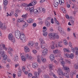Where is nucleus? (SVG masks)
I'll list each match as a JSON object with an SVG mask.
<instances>
[{
	"instance_id": "obj_1",
	"label": "nucleus",
	"mask_w": 78,
	"mask_h": 78,
	"mask_svg": "<svg viewBox=\"0 0 78 78\" xmlns=\"http://www.w3.org/2000/svg\"><path fill=\"white\" fill-rule=\"evenodd\" d=\"M49 38L51 40H54L56 39H59V35L55 33H50L49 34Z\"/></svg>"
},
{
	"instance_id": "obj_2",
	"label": "nucleus",
	"mask_w": 78,
	"mask_h": 78,
	"mask_svg": "<svg viewBox=\"0 0 78 78\" xmlns=\"http://www.w3.org/2000/svg\"><path fill=\"white\" fill-rule=\"evenodd\" d=\"M60 0H55L54 2V4H53V5L55 8H57V6L59 4L61 5L62 3H64V0H60Z\"/></svg>"
},
{
	"instance_id": "obj_3",
	"label": "nucleus",
	"mask_w": 78,
	"mask_h": 78,
	"mask_svg": "<svg viewBox=\"0 0 78 78\" xmlns=\"http://www.w3.org/2000/svg\"><path fill=\"white\" fill-rule=\"evenodd\" d=\"M22 17L23 18H19L18 20L17 21L18 22H24V19H25L27 18V14H23L22 15Z\"/></svg>"
},
{
	"instance_id": "obj_4",
	"label": "nucleus",
	"mask_w": 78,
	"mask_h": 78,
	"mask_svg": "<svg viewBox=\"0 0 78 78\" xmlns=\"http://www.w3.org/2000/svg\"><path fill=\"white\" fill-rule=\"evenodd\" d=\"M20 39L22 41V42L23 43H25L26 42V38L23 33H21V34L20 37Z\"/></svg>"
},
{
	"instance_id": "obj_5",
	"label": "nucleus",
	"mask_w": 78,
	"mask_h": 78,
	"mask_svg": "<svg viewBox=\"0 0 78 78\" xmlns=\"http://www.w3.org/2000/svg\"><path fill=\"white\" fill-rule=\"evenodd\" d=\"M37 70L38 72L34 71V75L37 78H39V73L42 72V69H41L38 68Z\"/></svg>"
},
{
	"instance_id": "obj_6",
	"label": "nucleus",
	"mask_w": 78,
	"mask_h": 78,
	"mask_svg": "<svg viewBox=\"0 0 78 78\" xmlns=\"http://www.w3.org/2000/svg\"><path fill=\"white\" fill-rule=\"evenodd\" d=\"M21 34V33L19 30H16L15 32V36L18 39H20V36Z\"/></svg>"
},
{
	"instance_id": "obj_7",
	"label": "nucleus",
	"mask_w": 78,
	"mask_h": 78,
	"mask_svg": "<svg viewBox=\"0 0 78 78\" xmlns=\"http://www.w3.org/2000/svg\"><path fill=\"white\" fill-rule=\"evenodd\" d=\"M36 3H37V2H36V1H33L31 2L30 3L28 4V6H33L35 5Z\"/></svg>"
},
{
	"instance_id": "obj_8",
	"label": "nucleus",
	"mask_w": 78,
	"mask_h": 78,
	"mask_svg": "<svg viewBox=\"0 0 78 78\" xmlns=\"http://www.w3.org/2000/svg\"><path fill=\"white\" fill-rule=\"evenodd\" d=\"M61 69L60 68H58L57 70V73L59 75H62L63 73Z\"/></svg>"
},
{
	"instance_id": "obj_9",
	"label": "nucleus",
	"mask_w": 78,
	"mask_h": 78,
	"mask_svg": "<svg viewBox=\"0 0 78 78\" xmlns=\"http://www.w3.org/2000/svg\"><path fill=\"white\" fill-rule=\"evenodd\" d=\"M2 57H3V59L4 60H6L7 59L8 56L6 55H5V52L4 51H3V54H2Z\"/></svg>"
},
{
	"instance_id": "obj_10",
	"label": "nucleus",
	"mask_w": 78,
	"mask_h": 78,
	"mask_svg": "<svg viewBox=\"0 0 78 78\" xmlns=\"http://www.w3.org/2000/svg\"><path fill=\"white\" fill-rule=\"evenodd\" d=\"M8 50L9 51H8V53H9V54H10V55L11 56H12V54L11 52L13 51V49L11 48H8Z\"/></svg>"
},
{
	"instance_id": "obj_11",
	"label": "nucleus",
	"mask_w": 78,
	"mask_h": 78,
	"mask_svg": "<svg viewBox=\"0 0 78 78\" xmlns=\"http://www.w3.org/2000/svg\"><path fill=\"white\" fill-rule=\"evenodd\" d=\"M51 61H53L55 59V56L53 54H51L49 57Z\"/></svg>"
},
{
	"instance_id": "obj_12",
	"label": "nucleus",
	"mask_w": 78,
	"mask_h": 78,
	"mask_svg": "<svg viewBox=\"0 0 78 78\" xmlns=\"http://www.w3.org/2000/svg\"><path fill=\"white\" fill-rule=\"evenodd\" d=\"M38 66V65H37V63H34L32 64V67L34 69L37 68Z\"/></svg>"
},
{
	"instance_id": "obj_13",
	"label": "nucleus",
	"mask_w": 78,
	"mask_h": 78,
	"mask_svg": "<svg viewBox=\"0 0 78 78\" xmlns=\"http://www.w3.org/2000/svg\"><path fill=\"white\" fill-rule=\"evenodd\" d=\"M24 50L25 53H27L30 51V49H29L28 47H27V46L25 47Z\"/></svg>"
},
{
	"instance_id": "obj_14",
	"label": "nucleus",
	"mask_w": 78,
	"mask_h": 78,
	"mask_svg": "<svg viewBox=\"0 0 78 78\" xmlns=\"http://www.w3.org/2000/svg\"><path fill=\"white\" fill-rule=\"evenodd\" d=\"M42 53L43 55H45L48 53V50L47 49H45L43 51Z\"/></svg>"
},
{
	"instance_id": "obj_15",
	"label": "nucleus",
	"mask_w": 78,
	"mask_h": 78,
	"mask_svg": "<svg viewBox=\"0 0 78 78\" xmlns=\"http://www.w3.org/2000/svg\"><path fill=\"white\" fill-rule=\"evenodd\" d=\"M22 54H20V56L21 57V58L22 61H26V59H27L26 58V57H25L24 56H22Z\"/></svg>"
},
{
	"instance_id": "obj_16",
	"label": "nucleus",
	"mask_w": 78,
	"mask_h": 78,
	"mask_svg": "<svg viewBox=\"0 0 78 78\" xmlns=\"http://www.w3.org/2000/svg\"><path fill=\"white\" fill-rule=\"evenodd\" d=\"M62 75H64V76L67 77V78H69V73H63Z\"/></svg>"
},
{
	"instance_id": "obj_17",
	"label": "nucleus",
	"mask_w": 78,
	"mask_h": 78,
	"mask_svg": "<svg viewBox=\"0 0 78 78\" xmlns=\"http://www.w3.org/2000/svg\"><path fill=\"white\" fill-rule=\"evenodd\" d=\"M34 22V20L30 18L27 20V22L28 23H33Z\"/></svg>"
},
{
	"instance_id": "obj_18",
	"label": "nucleus",
	"mask_w": 78,
	"mask_h": 78,
	"mask_svg": "<svg viewBox=\"0 0 78 78\" xmlns=\"http://www.w3.org/2000/svg\"><path fill=\"white\" fill-rule=\"evenodd\" d=\"M20 12V10H17L15 11V17H18V14Z\"/></svg>"
},
{
	"instance_id": "obj_19",
	"label": "nucleus",
	"mask_w": 78,
	"mask_h": 78,
	"mask_svg": "<svg viewBox=\"0 0 78 78\" xmlns=\"http://www.w3.org/2000/svg\"><path fill=\"white\" fill-rule=\"evenodd\" d=\"M29 11H30V12L31 14H33V11H34V8L33 7H31V8H29Z\"/></svg>"
},
{
	"instance_id": "obj_20",
	"label": "nucleus",
	"mask_w": 78,
	"mask_h": 78,
	"mask_svg": "<svg viewBox=\"0 0 78 78\" xmlns=\"http://www.w3.org/2000/svg\"><path fill=\"white\" fill-rule=\"evenodd\" d=\"M13 59H14V61H17L18 59H19V57H18V55H15L14 56L13 58Z\"/></svg>"
},
{
	"instance_id": "obj_21",
	"label": "nucleus",
	"mask_w": 78,
	"mask_h": 78,
	"mask_svg": "<svg viewBox=\"0 0 78 78\" xmlns=\"http://www.w3.org/2000/svg\"><path fill=\"white\" fill-rule=\"evenodd\" d=\"M28 45L30 47H33V45H34V42L33 41H30L28 43Z\"/></svg>"
},
{
	"instance_id": "obj_22",
	"label": "nucleus",
	"mask_w": 78,
	"mask_h": 78,
	"mask_svg": "<svg viewBox=\"0 0 78 78\" xmlns=\"http://www.w3.org/2000/svg\"><path fill=\"white\" fill-rule=\"evenodd\" d=\"M1 28L3 30H6V29L7 28V27H6V26L3 24L2 26V27Z\"/></svg>"
},
{
	"instance_id": "obj_23",
	"label": "nucleus",
	"mask_w": 78,
	"mask_h": 78,
	"mask_svg": "<svg viewBox=\"0 0 78 78\" xmlns=\"http://www.w3.org/2000/svg\"><path fill=\"white\" fill-rule=\"evenodd\" d=\"M9 40H12V39L13 38V35L11 34H10L9 35Z\"/></svg>"
},
{
	"instance_id": "obj_24",
	"label": "nucleus",
	"mask_w": 78,
	"mask_h": 78,
	"mask_svg": "<svg viewBox=\"0 0 78 78\" xmlns=\"http://www.w3.org/2000/svg\"><path fill=\"white\" fill-rule=\"evenodd\" d=\"M64 69L66 70V72H70V69L68 67L66 66L64 67Z\"/></svg>"
},
{
	"instance_id": "obj_25",
	"label": "nucleus",
	"mask_w": 78,
	"mask_h": 78,
	"mask_svg": "<svg viewBox=\"0 0 78 78\" xmlns=\"http://www.w3.org/2000/svg\"><path fill=\"white\" fill-rule=\"evenodd\" d=\"M41 57L39 55L37 57V61L39 63H41Z\"/></svg>"
},
{
	"instance_id": "obj_26",
	"label": "nucleus",
	"mask_w": 78,
	"mask_h": 78,
	"mask_svg": "<svg viewBox=\"0 0 78 78\" xmlns=\"http://www.w3.org/2000/svg\"><path fill=\"white\" fill-rule=\"evenodd\" d=\"M63 29H62L61 27H58V30L60 31V32H61V34H62V35H63V34L62 33V31Z\"/></svg>"
},
{
	"instance_id": "obj_27",
	"label": "nucleus",
	"mask_w": 78,
	"mask_h": 78,
	"mask_svg": "<svg viewBox=\"0 0 78 78\" xmlns=\"http://www.w3.org/2000/svg\"><path fill=\"white\" fill-rule=\"evenodd\" d=\"M4 5L6 6L8 5V2L7 0H3Z\"/></svg>"
},
{
	"instance_id": "obj_28",
	"label": "nucleus",
	"mask_w": 78,
	"mask_h": 78,
	"mask_svg": "<svg viewBox=\"0 0 78 78\" xmlns=\"http://www.w3.org/2000/svg\"><path fill=\"white\" fill-rule=\"evenodd\" d=\"M40 47L42 48V49H45V45L40 44Z\"/></svg>"
},
{
	"instance_id": "obj_29",
	"label": "nucleus",
	"mask_w": 78,
	"mask_h": 78,
	"mask_svg": "<svg viewBox=\"0 0 78 78\" xmlns=\"http://www.w3.org/2000/svg\"><path fill=\"white\" fill-rule=\"evenodd\" d=\"M54 53L56 54V53H61V51L59 50L58 49H57L53 51Z\"/></svg>"
},
{
	"instance_id": "obj_30",
	"label": "nucleus",
	"mask_w": 78,
	"mask_h": 78,
	"mask_svg": "<svg viewBox=\"0 0 78 78\" xmlns=\"http://www.w3.org/2000/svg\"><path fill=\"white\" fill-rule=\"evenodd\" d=\"M41 59L42 61L43 62H45L47 61V60H46V59L45 58H43L42 57H41Z\"/></svg>"
},
{
	"instance_id": "obj_31",
	"label": "nucleus",
	"mask_w": 78,
	"mask_h": 78,
	"mask_svg": "<svg viewBox=\"0 0 78 78\" xmlns=\"http://www.w3.org/2000/svg\"><path fill=\"white\" fill-rule=\"evenodd\" d=\"M45 24H46V25L47 27H50V23H49V22H48V21H46Z\"/></svg>"
},
{
	"instance_id": "obj_32",
	"label": "nucleus",
	"mask_w": 78,
	"mask_h": 78,
	"mask_svg": "<svg viewBox=\"0 0 78 78\" xmlns=\"http://www.w3.org/2000/svg\"><path fill=\"white\" fill-rule=\"evenodd\" d=\"M29 6H29L28 4L27 6H26L25 8V10L26 11H29L30 10V7Z\"/></svg>"
},
{
	"instance_id": "obj_33",
	"label": "nucleus",
	"mask_w": 78,
	"mask_h": 78,
	"mask_svg": "<svg viewBox=\"0 0 78 78\" xmlns=\"http://www.w3.org/2000/svg\"><path fill=\"white\" fill-rule=\"evenodd\" d=\"M69 58L71 59H73V58H74V55L73 54H71L69 55Z\"/></svg>"
},
{
	"instance_id": "obj_34",
	"label": "nucleus",
	"mask_w": 78,
	"mask_h": 78,
	"mask_svg": "<svg viewBox=\"0 0 78 78\" xmlns=\"http://www.w3.org/2000/svg\"><path fill=\"white\" fill-rule=\"evenodd\" d=\"M60 9L64 13H66V9H65L64 8L61 7L60 8Z\"/></svg>"
},
{
	"instance_id": "obj_35",
	"label": "nucleus",
	"mask_w": 78,
	"mask_h": 78,
	"mask_svg": "<svg viewBox=\"0 0 78 78\" xmlns=\"http://www.w3.org/2000/svg\"><path fill=\"white\" fill-rule=\"evenodd\" d=\"M33 12L34 13V14H37L38 13H39V12L38 11V10L36 9H35L34 10Z\"/></svg>"
},
{
	"instance_id": "obj_36",
	"label": "nucleus",
	"mask_w": 78,
	"mask_h": 78,
	"mask_svg": "<svg viewBox=\"0 0 78 78\" xmlns=\"http://www.w3.org/2000/svg\"><path fill=\"white\" fill-rule=\"evenodd\" d=\"M63 51L64 52H69L70 51V50L69 49L66 48H64L63 49Z\"/></svg>"
},
{
	"instance_id": "obj_37",
	"label": "nucleus",
	"mask_w": 78,
	"mask_h": 78,
	"mask_svg": "<svg viewBox=\"0 0 78 78\" xmlns=\"http://www.w3.org/2000/svg\"><path fill=\"white\" fill-rule=\"evenodd\" d=\"M39 41L40 42H41V44H44L45 43L44 41V40H43L42 38H40L39 39Z\"/></svg>"
},
{
	"instance_id": "obj_38",
	"label": "nucleus",
	"mask_w": 78,
	"mask_h": 78,
	"mask_svg": "<svg viewBox=\"0 0 78 78\" xmlns=\"http://www.w3.org/2000/svg\"><path fill=\"white\" fill-rule=\"evenodd\" d=\"M48 67L49 68V69L51 70L53 68V65L52 64H50L48 66Z\"/></svg>"
},
{
	"instance_id": "obj_39",
	"label": "nucleus",
	"mask_w": 78,
	"mask_h": 78,
	"mask_svg": "<svg viewBox=\"0 0 78 78\" xmlns=\"http://www.w3.org/2000/svg\"><path fill=\"white\" fill-rule=\"evenodd\" d=\"M2 46L3 49H4V50H5V51H7V48L5 47V45L4 44H2Z\"/></svg>"
},
{
	"instance_id": "obj_40",
	"label": "nucleus",
	"mask_w": 78,
	"mask_h": 78,
	"mask_svg": "<svg viewBox=\"0 0 78 78\" xmlns=\"http://www.w3.org/2000/svg\"><path fill=\"white\" fill-rule=\"evenodd\" d=\"M2 54H3V50L0 51V59H1V56H2Z\"/></svg>"
},
{
	"instance_id": "obj_41",
	"label": "nucleus",
	"mask_w": 78,
	"mask_h": 78,
	"mask_svg": "<svg viewBox=\"0 0 78 78\" xmlns=\"http://www.w3.org/2000/svg\"><path fill=\"white\" fill-rule=\"evenodd\" d=\"M63 42L64 43V44H65V45H68V43H67V40H63Z\"/></svg>"
},
{
	"instance_id": "obj_42",
	"label": "nucleus",
	"mask_w": 78,
	"mask_h": 78,
	"mask_svg": "<svg viewBox=\"0 0 78 78\" xmlns=\"http://www.w3.org/2000/svg\"><path fill=\"white\" fill-rule=\"evenodd\" d=\"M28 25L27 23L24 22V23L23 24V27H27Z\"/></svg>"
},
{
	"instance_id": "obj_43",
	"label": "nucleus",
	"mask_w": 78,
	"mask_h": 78,
	"mask_svg": "<svg viewBox=\"0 0 78 78\" xmlns=\"http://www.w3.org/2000/svg\"><path fill=\"white\" fill-rule=\"evenodd\" d=\"M66 61L67 62H68L69 64H71V61L69 59H66Z\"/></svg>"
},
{
	"instance_id": "obj_44",
	"label": "nucleus",
	"mask_w": 78,
	"mask_h": 78,
	"mask_svg": "<svg viewBox=\"0 0 78 78\" xmlns=\"http://www.w3.org/2000/svg\"><path fill=\"white\" fill-rule=\"evenodd\" d=\"M25 55L26 58H27V59H28V58H29L30 55H28V54H26Z\"/></svg>"
},
{
	"instance_id": "obj_45",
	"label": "nucleus",
	"mask_w": 78,
	"mask_h": 78,
	"mask_svg": "<svg viewBox=\"0 0 78 78\" xmlns=\"http://www.w3.org/2000/svg\"><path fill=\"white\" fill-rule=\"evenodd\" d=\"M70 73L73 75H75L76 73V71H73L71 72Z\"/></svg>"
},
{
	"instance_id": "obj_46",
	"label": "nucleus",
	"mask_w": 78,
	"mask_h": 78,
	"mask_svg": "<svg viewBox=\"0 0 78 78\" xmlns=\"http://www.w3.org/2000/svg\"><path fill=\"white\" fill-rule=\"evenodd\" d=\"M26 69V68L25 67V66H23L22 67V70L23 72H25Z\"/></svg>"
},
{
	"instance_id": "obj_47",
	"label": "nucleus",
	"mask_w": 78,
	"mask_h": 78,
	"mask_svg": "<svg viewBox=\"0 0 78 78\" xmlns=\"http://www.w3.org/2000/svg\"><path fill=\"white\" fill-rule=\"evenodd\" d=\"M43 30H43V32H45V31H47V29L45 27H43Z\"/></svg>"
},
{
	"instance_id": "obj_48",
	"label": "nucleus",
	"mask_w": 78,
	"mask_h": 78,
	"mask_svg": "<svg viewBox=\"0 0 78 78\" xmlns=\"http://www.w3.org/2000/svg\"><path fill=\"white\" fill-rule=\"evenodd\" d=\"M33 76V74L31 73H29L28 74V77L30 78V77H31Z\"/></svg>"
},
{
	"instance_id": "obj_49",
	"label": "nucleus",
	"mask_w": 78,
	"mask_h": 78,
	"mask_svg": "<svg viewBox=\"0 0 78 78\" xmlns=\"http://www.w3.org/2000/svg\"><path fill=\"white\" fill-rule=\"evenodd\" d=\"M22 71H21L19 72L18 73V76L19 77H20V76H21V72Z\"/></svg>"
},
{
	"instance_id": "obj_50",
	"label": "nucleus",
	"mask_w": 78,
	"mask_h": 78,
	"mask_svg": "<svg viewBox=\"0 0 78 78\" xmlns=\"http://www.w3.org/2000/svg\"><path fill=\"white\" fill-rule=\"evenodd\" d=\"M61 65L63 67H64V65L65 64V62L63 61H62L61 62Z\"/></svg>"
},
{
	"instance_id": "obj_51",
	"label": "nucleus",
	"mask_w": 78,
	"mask_h": 78,
	"mask_svg": "<svg viewBox=\"0 0 78 78\" xmlns=\"http://www.w3.org/2000/svg\"><path fill=\"white\" fill-rule=\"evenodd\" d=\"M32 51L33 53H34V54H36V53H37V51L35 50H33Z\"/></svg>"
},
{
	"instance_id": "obj_52",
	"label": "nucleus",
	"mask_w": 78,
	"mask_h": 78,
	"mask_svg": "<svg viewBox=\"0 0 78 78\" xmlns=\"http://www.w3.org/2000/svg\"><path fill=\"white\" fill-rule=\"evenodd\" d=\"M33 57H32L30 55L29 57V58H28V59L33 60Z\"/></svg>"
},
{
	"instance_id": "obj_53",
	"label": "nucleus",
	"mask_w": 78,
	"mask_h": 78,
	"mask_svg": "<svg viewBox=\"0 0 78 78\" xmlns=\"http://www.w3.org/2000/svg\"><path fill=\"white\" fill-rule=\"evenodd\" d=\"M44 78H50V77L48 75H44Z\"/></svg>"
},
{
	"instance_id": "obj_54",
	"label": "nucleus",
	"mask_w": 78,
	"mask_h": 78,
	"mask_svg": "<svg viewBox=\"0 0 78 78\" xmlns=\"http://www.w3.org/2000/svg\"><path fill=\"white\" fill-rule=\"evenodd\" d=\"M69 45L71 48H72V44L70 42H69Z\"/></svg>"
},
{
	"instance_id": "obj_55",
	"label": "nucleus",
	"mask_w": 78,
	"mask_h": 78,
	"mask_svg": "<svg viewBox=\"0 0 78 78\" xmlns=\"http://www.w3.org/2000/svg\"><path fill=\"white\" fill-rule=\"evenodd\" d=\"M22 6H25V7L27 6V4L25 3H23L22 4Z\"/></svg>"
},
{
	"instance_id": "obj_56",
	"label": "nucleus",
	"mask_w": 78,
	"mask_h": 78,
	"mask_svg": "<svg viewBox=\"0 0 78 78\" xmlns=\"http://www.w3.org/2000/svg\"><path fill=\"white\" fill-rule=\"evenodd\" d=\"M72 51H73V53H75V52H76V51L75 50V48H72Z\"/></svg>"
},
{
	"instance_id": "obj_57",
	"label": "nucleus",
	"mask_w": 78,
	"mask_h": 78,
	"mask_svg": "<svg viewBox=\"0 0 78 78\" xmlns=\"http://www.w3.org/2000/svg\"><path fill=\"white\" fill-rule=\"evenodd\" d=\"M45 1V0H41L40 2V3H44V2Z\"/></svg>"
},
{
	"instance_id": "obj_58",
	"label": "nucleus",
	"mask_w": 78,
	"mask_h": 78,
	"mask_svg": "<svg viewBox=\"0 0 78 78\" xmlns=\"http://www.w3.org/2000/svg\"><path fill=\"white\" fill-rule=\"evenodd\" d=\"M43 35L44 36H46L47 35V32H45L44 33Z\"/></svg>"
},
{
	"instance_id": "obj_59",
	"label": "nucleus",
	"mask_w": 78,
	"mask_h": 78,
	"mask_svg": "<svg viewBox=\"0 0 78 78\" xmlns=\"http://www.w3.org/2000/svg\"><path fill=\"white\" fill-rule=\"evenodd\" d=\"M54 44H55V43L53 41L51 42L50 44V46H51V45H54Z\"/></svg>"
},
{
	"instance_id": "obj_60",
	"label": "nucleus",
	"mask_w": 78,
	"mask_h": 78,
	"mask_svg": "<svg viewBox=\"0 0 78 78\" xmlns=\"http://www.w3.org/2000/svg\"><path fill=\"white\" fill-rule=\"evenodd\" d=\"M10 40L12 41V42H13V43L15 42V39L14 38H12V40Z\"/></svg>"
},
{
	"instance_id": "obj_61",
	"label": "nucleus",
	"mask_w": 78,
	"mask_h": 78,
	"mask_svg": "<svg viewBox=\"0 0 78 78\" xmlns=\"http://www.w3.org/2000/svg\"><path fill=\"white\" fill-rule=\"evenodd\" d=\"M42 9V7L41 8H38V12H39L40 11H41V10Z\"/></svg>"
},
{
	"instance_id": "obj_62",
	"label": "nucleus",
	"mask_w": 78,
	"mask_h": 78,
	"mask_svg": "<svg viewBox=\"0 0 78 78\" xmlns=\"http://www.w3.org/2000/svg\"><path fill=\"white\" fill-rule=\"evenodd\" d=\"M3 25V23L1 21H0V28H1Z\"/></svg>"
},
{
	"instance_id": "obj_63",
	"label": "nucleus",
	"mask_w": 78,
	"mask_h": 78,
	"mask_svg": "<svg viewBox=\"0 0 78 78\" xmlns=\"http://www.w3.org/2000/svg\"><path fill=\"white\" fill-rule=\"evenodd\" d=\"M42 11L43 12H44V13H45V12L46 11H45V9H42Z\"/></svg>"
},
{
	"instance_id": "obj_64",
	"label": "nucleus",
	"mask_w": 78,
	"mask_h": 78,
	"mask_svg": "<svg viewBox=\"0 0 78 78\" xmlns=\"http://www.w3.org/2000/svg\"><path fill=\"white\" fill-rule=\"evenodd\" d=\"M59 78H64V76L62 75H59Z\"/></svg>"
}]
</instances>
